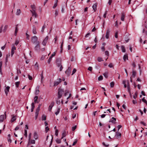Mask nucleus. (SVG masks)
<instances>
[{
    "mask_svg": "<svg viewBox=\"0 0 147 147\" xmlns=\"http://www.w3.org/2000/svg\"><path fill=\"white\" fill-rule=\"evenodd\" d=\"M31 7L32 10H30V11L32 13V16L36 18L37 17V15L36 12V9L35 6L34 5H31Z\"/></svg>",
    "mask_w": 147,
    "mask_h": 147,
    "instance_id": "obj_1",
    "label": "nucleus"
},
{
    "mask_svg": "<svg viewBox=\"0 0 147 147\" xmlns=\"http://www.w3.org/2000/svg\"><path fill=\"white\" fill-rule=\"evenodd\" d=\"M145 28L143 30V33L147 36V21H145L144 24Z\"/></svg>",
    "mask_w": 147,
    "mask_h": 147,
    "instance_id": "obj_2",
    "label": "nucleus"
},
{
    "mask_svg": "<svg viewBox=\"0 0 147 147\" xmlns=\"http://www.w3.org/2000/svg\"><path fill=\"white\" fill-rule=\"evenodd\" d=\"M31 41L32 43L36 44L38 43V42H39L38 41V38L36 36H34L32 37Z\"/></svg>",
    "mask_w": 147,
    "mask_h": 147,
    "instance_id": "obj_3",
    "label": "nucleus"
},
{
    "mask_svg": "<svg viewBox=\"0 0 147 147\" xmlns=\"http://www.w3.org/2000/svg\"><path fill=\"white\" fill-rule=\"evenodd\" d=\"M64 91L63 89H59L57 97L59 98H60L62 96V95L63 94Z\"/></svg>",
    "mask_w": 147,
    "mask_h": 147,
    "instance_id": "obj_4",
    "label": "nucleus"
},
{
    "mask_svg": "<svg viewBox=\"0 0 147 147\" xmlns=\"http://www.w3.org/2000/svg\"><path fill=\"white\" fill-rule=\"evenodd\" d=\"M16 48L15 47L14 45L13 44L12 45L11 55L12 57L14 53V51L16 50Z\"/></svg>",
    "mask_w": 147,
    "mask_h": 147,
    "instance_id": "obj_5",
    "label": "nucleus"
},
{
    "mask_svg": "<svg viewBox=\"0 0 147 147\" xmlns=\"http://www.w3.org/2000/svg\"><path fill=\"white\" fill-rule=\"evenodd\" d=\"M10 88V87L8 86L5 87V88L4 90V91L6 96H7L8 93L9 92Z\"/></svg>",
    "mask_w": 147,
    "mask_h": 147,
    "instance_id": "obj_6",
    "label": "nucleus"
},
{
    "mask_svg": "<svg viewBox=\"0 0 147 147\" xmlns=\"http://www.w3.org/2000/svg\"><path fill=\"white\" fill-rule=\"evenodd\" d=\"M56 63L57 66L60 67L59 71H61L63 69V67L61 65V62L59 61H57Z\"/></svg>",
    "mask_w": 147,
    "mask_h": 147,
    "instance_id": "obj_7",
    "label": "nucleus"
},
{
    "mask_svg": "<svg viewBox=\"0 0 147 147\" xmlns=\"http://www.w3.org/2000/svg\"><path fill=\"white\" fill-rule=\"evenodd\" d=\"M48 39V36H47L44 39L42 42V44L44 46H45L47 42Z\"/></svg>",
    "mask_w": 147,
    "mask_h": 147,
    "instance_id": "obj_8",
    "label": "nucleus"
},
{
    "mask_svg": "<svg viewBox=\"0 0 147 147\" xmlns=\"http://www.w3.org/2000/svg\"><path fill=\"white\" fill-rule=\"evenodd\" d=\"M63 100H61V101H60V98H59L58 97H57V99L56 100V103L57 105H59L60 103H61L62 105H63Z\"/></svg>",
    "mask_w": 147,
    "mask_h": 147,
    "instance_id": "obj_9",
    "label": "nucleus"
},
{
    "mask_svg": "<svg viewBox=\"0 0 147 147\" xmlns=\"http://www.w3.org/2000/svg\"><path fill=\"white\" fill-rule=\"evenodd\" d=\"M39 44V42H38V43L36 44V45L34 48L35 50L37 52L39 51L40 50V46Z\"/></svg>",
    "mask_w": 147,
    "mask_h": 147,
    "instance_id": "obj_10",
    "label": "nucleus"
},
{
    "mask_svg": "<svg viewBox=\"0 0 147 147\" xmlns=\"http://www.w3.org/2000/svg\"><path fill=\"white\" fill-rule=\"evenodd\" d=\"M61 81V79L60 78L58 79L57 81H55L54 82V86H55L58 85Z\"/></svg>",
    "mask_w": 147,
    "mask_h": 147,
    "instance_id": "obj_11",
    "label": "nucleus"
},
{
    "mask_svg": "<svg viewBox=\"0 0 147 147\" xmlns=\"http://www.w3.org/2000/svg\"><path fill=\"white\" fill-rule=\"evenodd\" d=\"M54 104L55 103L54 102H51L48 109L49 111H51L52 108L54 106Z\"/></svg>",
    "mask_w": 147,
    "mask_h": 147,
    "instance_id": "obj_12",
    "label": "nucleus"
},
{
    "mask_svg": "<svg viewBox=\"0 0 147 147\" xmlns=\"http://www.w3.org/2000/svg\"><path fill=\"white\" fill-rule=\"evenodd\" d=\"M32 33L33 34H37V32H36V28L35 26L34 25H33L32 26Z\"/></svg>",
    "mask_w": 147,
    "mask_h": 147,
    "instance_id": "obj_13",
    "label": "nucleus"
},
{
    "mask_svg": "<svg viewBox=\"0 0 147 147\" xmlns=\"http://www.w3.org/2000/svg\"><path fill=\"white\" fill-rule=\"evenodd\" d=\"M136 71L135 70H133L132 71V76L130 77V78L131 79L132 78H135L136 76Z\"/></svg>",
    "mask_w": 147,
    "mask_h": 147,
    "instance_id": "obj_14",
    "label": "nucleus"
},
{
    "mask_svg": "<svg viewBox=\"0 0 147 147\" xmlns=\"http://www.w3.org/2000/svg\"><path fill=\"white\" fill-rule=\"evenodd\" d=\"M115 136L117 138H120L121 137V134L118 131H117L115 133Z\"/></svg>",
    "mask_w": 147,
    "mask_h": 147,
    "instance_id": "obj_15",
    "label": "nucleus"
},
{
    "mask_svg": "<svg viewBox=\"0 0 147 147\" xmlns=\"http://www.w3.org/2000/svg\"><path fill=\"white\" fill-rule=\"evenodd\" d=\"M116 121V119L113 117H112V118L109 120L110 122H111L113 123H115Z\"/></svg>",
    "mask_w": 147,
    "mask_h": 147,
    "instance_id": "obj_16",
    "label": "nucleus"
},
{
    "mask_svg": "<svg viewBox=\"0 0 147 147\" xmlns=\"http://www.w3.org/2000/svg\"><path fill=\"white\" fill-rule=\"evenodd\" d=\"M39 86H36V91L35 92V94L36 95H37L38 94L39 90Z\"/></svg>",
    "mask_w": 147,
    "mask_h": 147,
    "instance_id": "obj_17",
    "label": "nucleus"
},
{
    "mask_svg": "<svg viewBox=\"0 0 147 147\" xmlns=\"http://www.w3.org/2000/svg\"><path fill=\"white\" fill-rule=\"evenodd\" d=\"M67 134V132L65 130L63 131L62 133V136L61 138V139H63L64 137L66 136Z\"/></svg>",
    "mask_w": 147,
    "mask_h": 147,
    "instance_id": "obj_18",
    "label": "nucleus"
},
{
    "mask_svg": "<svg viewBox=\"0 0 147 147\" xmlns=\"http://www.w3.org/2000/svg\"><path fill=\"white\" fill-rule=\"evenodd\" d=\"M110 31L109 30H107L106 32L105 37L106 39H108L109 38Z\"/></svg>",
    "mask_w": 147,
    "mask_h": 147,
    "instance_id": "obj_19",
    "label": "nucleus"
},
{
    "mask_svg": "<svg viewBox=\"0 0 147 147\" xmlns=\"http://www.w3.org/2000/svg\"><path fill=\"white\" fill-rule=\"evenodd\" d=\"M18 25L17 24L16 25V28H15V30L14 34L16 36L17 34V32L18 30Z\"/></svg>",
    "mask_w": 147,
    "mask_h": 147,
    "instance_id": "obj_20",
    "label": "nucleus"
},
{
    "mask_svg": "<svg viewBox=\"0 0 147 147\" xmlns=\"http://www.w3.org/2000/svg\"><path fill=\"white\" fill-rule=\"evenodd\" d=\"M71 69V68L69 67L68 69L66 71H65V73L68 75H69L70 74Z\"/></svg>",
    "mask_w": 147,
    "mask_h": 147,
    "instance_id": "obj_21",
    "label": "nucleus"
},
{
    "mask_svg": "<svg viewBox=\"0 0 147 147\" xmlns=\"http://www.w3.org/2000/svg\"><path fill=\"white\" fill-rule=\"evenodd\" d=\"M58 109L57 110L55 113V114L56 115H57L59 113L60 109V107H58Z\"/></svg>",
    "mask_w": 147,
    "mask_h": 147,
    "instance_id": "obj_22",
    "label": "nucleus"
},
{
    "mask_svg": "<svg viewBox=\"0 0 147 147\" xmlns=\"http://www.w3.org/2000/svg\"><path fill=\"white\" fill-rule=\"evenodd\" d=\"M4 115H1L0 116V123L3 122L4 120Z\"/></svg>",
    "mask_w": 147,
    "mask_h": 147,
    "instance_id": "obj_23",
    "label": "nucleus"
},
{
    "mask_svg": "<svg viewBox=\"0 0 147 147\" xmlns=\"http://www.w3.org/2000/svg\"><path fill=\"white\" fill-rule=\"evenodd\" d=\"M34 138L35 139L37 140L38 138V136L36 132H35L34 134Z\"/></svg>",
    "mask_w": 147,
    "mask_h": 147,
    "instance_id": "obj_24",
    "label": "nucleus"
},
{
    "mask_svg": "<svg viewBox=\"0 0 147 147\" xmlns=\"http://www.w3.org/2000/svg\"><path fill=\"white\" fill-rule=\"evenodd\" d=\"M97 4L96 3H95L92 6V7L94 11H95L96 10Z\"/></svg>",
    "mask_w": 147,
    "mask_h": 147,
    "instance_id": "obj_25",
    "label": "nucleus"
},
{
    "mask_svg": "<svg viewBox=\"0 0 147 147\" xmlns=\"http://www.w3.org/2000/svg\"><path fill=\"white\" fill-rule=\"evenodd\" d=\"M125 18V14L124 13H121V20L122 21H124V19Z\"/></svg>",
    "mask_w": 147,
    "mask_h": 147,
    "instance_id": "obj_26",
    "label": "nucleus"
},
{
    "mask_svg": "<svg viewBox=\"0 0 147 147\" xmlns=\"http://www.w3.org/2000/svg\"><path fill=\"white\" fill-rule=\"evenodd\" d=\"M21 13V11L20 9H17V11L16 12V14L17 16L19 15Z\"/></svg>",
    "mask_w": 147,
    "mask_h": 147,
    "instance_id": "obj_27",
    "label": "nucleus"
},
{
    "mask_svg": "<svg viewBox=\"0 0 147 147\" xmlns=\"http://www.w3.org/2000/svg\"><path fill=\"white\" fill-rule=\"evenodd\" d=\"M45 25H44L42 27L41 30V32L42 33V34H43L44 32V30L45 29Z\"/></svg>",
    "mask_w": 147,
    "mask_h": 147,
    "instance_id": "obj_28",
    "label": "nucleus"
},
{
    "mask_svg": "<svg viewBox=\"0 0 147 147\" xmlns=\"http://www.w3.org/2000/svg\"><path fill=\"white\" fill-rule=\"evenodd\" d=\"M46 116L44 115L42 117V121L46 120Z\"/></svg>",
    "mask_w": 147,
    "mask_h": 147,
    "instance_id": "obj_29",
    "label": "nucleus"
},
{
    "mask_svg": "<svg viewBox=\"0 0 147 147\" xmlns=\"http://www.w3.org/2000/svg\"><path fill=\"white\" fill-rule=\"evenodd\" d=\"M123 59L125 61L126 59H128V56L127 55H124Z\"/></svg>",
    "mask_w": 147,
    "mask_h": 147,
    "instance_id": "obj_30",
    "label": "nucleus"
},
{
    "mask_svg": "<svg viewBox=\"0 0 147 147\" xmlns=\"http://www.w3.org/2000/svg\"><path fill=\"white\" fill-rule=\"evenodd\" d=\"M121 49L122 50V52H125V48L123 46H122L121 47Z\"/></svg>",
    "mask_w": 147,
    "mask_h": 147,
    "instance_id": "obj_31",
    "label": "nucleus"
},
{
    "mask_svg": "<svg viewBox=\"0 0 147 147\" xmlns=\"http://www.w3.org/2000/svg\"><path fill=\"white\" fill-rule=\"evenodd\" d=\"M103 75L105 78H107L108 77V72H105L103 74Z\"/></svg>",
    "mask_w": 147,
    "mask_h": 147,
    "instance_id": "obj_32",
    "label": "nucleus"
},
{
    "mask_svg": "<svg viewBox=\"0 0 147 147\" xmlns=\"http://www.w3.org/2000/svg\"><path fill=\"white\" fill-rule=\"evenodd\" d=\"M38 97L37 96H35L34 98V102L35 103H38V102L37 101V100L38 99Z\"/></svg>",
    "mask_w": 147,
    "mask_h": 147,
    "instance_id": "obj_33",
    "label": "nucleus"
},
{
    "mask_svg": "<svg viewBox=\"0 0 147 147\" xmlns=\"http://www.w3.org/2000/svg\"><path fill=\"white\" fill-rule=\"evenodd\" d=\"M20 84V82L19 81L16 82L15 84L16 88H18V87Z\"/></svg>",
    "mask_w": 147,
    "mask_h": 147,
    "instance_id": "obj_34",
    "label": "nucleus"
},
{
    "mask_svg": "<svg viewBox=\"0 0 147 147\" xmlns=\"http://www.w3.org/2000/svg\"><path fill=\"white\" fill-rule=\"evenodd\" d=\"M127 88L128 91H129V92L130 96L131 97V92H130V87H129V85L127 86Z\"/></svg>",
    "mask_w": 147,
    "mask_h": 147,
    "instance_id": "obj_35",
    "label": "nucleus"
},
{
    "mask_svg": "<svg viewBox=\"0 0 147 147\" xmlns=\"http://www.w3.org/2000/svg\"><path fill=\"white\" fill-rule=\"evenodd\" d=\"M56 142L58 144H60L61 143V140L59 139H57L56 140Z\"/></svg>",
    "mask_w": 147,
    "mask_h": 147,
    "instance_id": "obj_36",
    "label": "nucleus"
},
{
    "mask_svg": "<svg viewBox=\"0 0 147 147\" xmlns=\"http://www.w3.org/2000/svg\"><path fill=\"white\" fill-rule=\"evenodd\" d=\"M97 60L98 62H101L103 61L102 58L99 57L97 58Z\"/></svg>",
    "mask_w": 147,
    "mask_h": 147,
    "instance_id": "obj_37",
    "label": "nucleus"
},
{
    "mask_svg": "<svg viewBox=\"0 0 147 147\" xmlns=\"http://www.w3.org/2000/svg\"><path fill=\"white\" fill-rule=\"evenodd\" d=\"M103 79V77L102 76H100L98 78V81H101Z\"/></svg>",
    "mask_w": 147,
    "mask_h": 147,
    "instance_id": "obj_38",
    "label": "nucleus"
},
{
    "mask_svg": "<svg viewBox=\"0 0 147 147\" xmlns=\"http://www.w3.org/2000/svg\"><path fill=\"white\" fill-rule=\"evenodd\" d=\"M16 119V117L15 116H13L12 117L11 119V121L13 122Z\"/></svg>",
    "mask_w": 147,
    "mask_h": 147,
    "instance_id": "obj_39",
    "label": "nucleus"
},
{
    "mask_svg": "<svg viewBox=\"0 0 147 147\" xmlns=\"http://www.w3.org/2000/svg\"><path fill=\"white\" fill-rule=\"evenodd\" d=\"M114 85V83L113 82H112L110 83V86L111 88H113Z\"/></svg>",
    "mask_w": 147,
    "mask_h": 147,
    "instance_id": "obj_40",
    "label": "nucleus"
},
{
    "mask_svg": "<svg viewBox=\"0 0 147 147\" xmlns=\"http://www.w3.org/2000/svg\"><path fill=\"white\" fill-rule=\"evenodd\" d=\"M135 95L133 96V98L136 99V98L137 97V95H138V93L137 92H136L135 94Z\"/></svg>",
    "mask_w": 147,
    "mask_h": 147,
    "instance_id": "obj_41",
    "label": "nucleus"
},
{
    "mask_svg": "<svg viewBox=\"0 0 147 147\" xmlns=\"http://www.w3.org/2000/svg\"><path fill=\"white\" fill-rule=\"evenodd\" d=\"M32 134L31 133H30L28 135V140L29 142L30 141L31 138V137Z\"/></svg>",
    "mask_w": 147,
    "mask_h": 147,
    "instance_id": "obj_42",
    "label": "nucleus"
},
{
    "mask_svg": "<svg viewBox=\"0 0 147 147\" xmlns=\"http://www.w3.org/2000/svg\"><path fill=\"white\" fill-rule=\"evenodd\" d=\"M24 136L26 137H27V130L26 129H25L24 130Z\"/></svg>",
    "mask_w": 147,
    "mask_h": 147,
    "instance_id": "obj_43",
    "label": "nucleus"
},
{
    "mask_svg": "<svg viewBox=\"0 0 147 147\" xmlns=\"http://www.w3.org/2000/svg\"><path fill=\"white\" fill-rule=\"evenodd\" d=\"M142 100L143 102H144L147 105V101L146 100L144 99V97L142 99Z\"/></svg>",
    "mask_w": 147,
    "mask_h": 147,
    "instance_id": "obj_44",
    "label": "nucleus"
},
{
    "mask_svg": "<svg viewBox=\"0 0 147 147\" xmlns=\"http://www.w3.org/2000/svg\"><path fill=\"white\" fill-rule=\"evenodd\" d=\"M105 54L108 56H109V52L107 51H106L105 52Z\"/></svg>",
    "mask_w": 147,
    "mask_h": 147,
    "instance_id": "obj_45",
    "label": "nucleus"
},
{
    "mask_svg": "<svg viewBox=\"0 0 147 147\" xmlns=\"http://www.w3.org/2000/svg\"><path fill=\"white\" fill-rule=\"evenodd\" d=\"M58 14V11L57 10H55V16H57Z\"/></svg>",
    "mask_w": 147,
    "mask_h": 147,
    "instance_id": "obj_46",
    "label": "nucleus"
},
{
    "mask_svg": "<svg viewBox=\"0 0 147 147\" xmlns=\"http://www.w3.org/2000/svg\"><path fill=\"white\" fill-rule=\"evenodd\" d=\"M58 134V129H56L55 130V135L56 136H57Z\"/></svg>",
    "mask_w": 147,
    "mask_h": 147,
    "instance_id": "obj_47",
    "label": "nucleus"
},
{
    "mask_svg": "<svg viewBox=\"0 0 147 147\" xmlns=\"http://www.w3.org/2000/svg\"><path fill=\"white\" fill-rule=\"evenodd\" d=\"M90 33L89 32H88V33H87L86 35L85 36V37L86 38H87L90 35Z\"/></svg>",
    "mask_w": 147,
    "mask_h": 147,
    "instance_id": "obj_48",
    "label": "nucleus"
},
{
    "mask_svg": "<svg viewBox=\"0 0 147 147\" xmlns=\"http://www.w3.org/2000/svg\"><path fill=\"white\" fill-rule=\"evenodd\" d=\"M49 130V129L48 126H47L45 127V131L46 133H47Z\"/></svg>",
    "mask_w": 147,
    "mask_h": 147,
    "instance_id": "obj_49",
    "label": "nucleus"
},
{
    "mask_svg": "<svg viewBox=\"0 0 147 147\" xmlns=\"http://www.w3.org/2000/svg\"><path fill=\"white\" fill-rule=\"evenodd\" d=\"M19 43V41L18 40H16L15 42V45L16 46Z\"/></svg>",
    "mask_w": 147,
    "mask_h": 147,
    "instance_id": "obj_50",
    "label": "nucleus"
},
{
    "mask_svg": "<svg viewBox=\"0 0 147 147\" xmlns=\"http://www.w3.org/2000/svg\"><path fill=\"white\" fill-rule=\"evenodd\" d=\"M136 62H134L133 63L132 65L133 66V67H136Z\"/></svg>",
    "mask_w": 147,
    "mask_h": 147,
    "instance_id": "obj_51",
    "label": "nucleus"
},
{
    "mask_svg": "<svg viewBox=\"0 0 147 147\" xmlns=\"http://www.w3.org/2000/svg\"><path fill=\"white\" fill-rule=\"evenodd\" d=\"M102 144L106 147H108L109 146V144H106L104 142H102Z\"/></svg>",
    "mask_w": 147,
    "mask_h": 147,
    "instance_id": "obj_52",
    "label": "nucleus"
},
{
    "mask_svg": "<svg viewBox=\"0 0 147 147\" xmlns=\"http://www.w3.org/2000/svg\"><path fill=\"white\" fill-rule=\"evenodd\" d=\"M57 3H55L54 5L53 6V9H55L57 6Z\"/></svg>",
    "mask_w": 147,
    "mask_h": 147,
    "instance_id": "obj_53",
    "label": "nucleus"
},
{
    "mask_svg": "<svg viewBox=\"0 0 147 147\" xmlns=\"http://www.w3.org/2000/svg\"><path fill=\"white\" fill-rule=\"evenodd\" d=\"M76 69H75V68L74 69L73 71H72V75L73 74H74V73H76Z\"/></svg>",
    "mask_w": 147,
    "mask_h": 147,
    "instance_id": "obj_54",
    "label": "nucleus"
},
{
    "mask_svg": "<svg viewBox=\"0 0 147 147\" xmlns=\"http://www.w3.org/2000/svg\"><path fill=\"white\" fill-rule=\"evenodd\" d=\"M121 127H122V126L121 125H119L117 126V127L118 128V130H117L118 131H118L119 129Z\"/></svg>",
    "mask_w": 147,
    "mask_h": 147,
    "instance_id": "obj_55",
    "label": "nucleus"
},
{
    "mask_svg": "<svg viewBox=\"0 0 147 147\" xmlns=\"http://www.w3.org/2000/svg\"><path fill=\"white\" fill-rule=\"evenodd\" d=\"M38 113H35V119H36L38 117Z\"/></svg>",
    "mask_w": 147,
    "mask_h": 147,
    "instance_id": "obj_56",
    "label": "nucleus"
},
{
    "mask_svg": "<svg viewBox=\"0 0 147 147\" xmlns=\"http://www.w3.org/2000/svg\"><path fill=\"white\" fill-rule=\"evenodd\" d=\"M77 140H75V141L72 144L73 146L75 145L77 143Z\"/></svg>",
    "mask_w": 147,
    "mask_h": 147,
    "instance_id": "obj_57",
    "label": "nucleus"
},
{
    "mask_svg": "<svg viewBox=\"0 0 147 147\" xmlns=\"http://www.w3.org/2000/svg\"><path fill=\"white\" fill-rule=\"evenodd\" d=\"M31 106H32V108H33L34 109L35 106H34V102L32 103L31 104Z\"/></svg>",
    "mask_w": 147,
    "mask_h": 147,
    "instance_id": "obj_58",
    "label": "nucleus"
},
{
    "mask_svg": "<svg viewBox=\"0 0 147 147\" xmlns=\"http://www.w3.org/2000/svg\"><path fill=\"white\" fill-rule=\"evenodd\" d=\"M31 143L32 144H35V141L34 140H31Z\"/></svg>",
    "mask_w": 147,
    "mask_h": 147,
    "instance_id": "obj_59",
    "label": "nucleus"
},
{
    "mask_svg": "<svg viewBox=\"0 0 147 147\" xmlns=\"http://www.w3.org/2000/svg\"><path fill=\"white\" fill-rule=\"evenodd\" d=\"M76 128V125H75L74 127H73L72 128V131H74Z\"/></svg>",
    "mask_w": 147,
    "mask_h": 147,
    "instance_id": "obj_60",
    "label": "nucleus"
},
{
    "mask_svg": "<svg viewBox=\"0 0 147 147\" xmlns=\"http://www.w3.org/2000/svg\"><path fill=\"white\" fill-rule=\"evenodd\" d=\"M40 108H38L37 107V108L36 109L35 113H38L39 111H40Z\"/></svg>",
    "mask_w": 147,
    "mask_h": 147,
    "instance_id": "obj_61",
    "label": "nucleus"
},
{
    "mask_svg": "<svg viewBox=\"0 0 147 147\" xmlns=\"http://www.w3.org/2000/svg\"><path fill=\"white\" fill-rule=\"evenodd\" d=\"M17 73L18 74H20L21 73V71L20 69H17Z\"/></svg>",
    "mask_w": 147,
    "mask_h": 147,
    "instance_id": "obj_62",
    "label": "nucleus"
},
{
    "mask_svg": "<svg viewBox=\"0 0 147 147\" xmlns=\"http://www.w3.org/2000/svg\"><path fill=\"white\" fill-rule=\"evenodd\" d=\"M88 69V70H89L90 71H91L92 70V67H89Z\"/></svg>",
    "mask_w": 147,
    "mask_h": 147,
    "instance_id": "obj_63",
    "label": "nucleus"
},
{
    "mask_svg": "<svg viewBox=\"0 0 147 147\" xmlns=\"http://www.w3.org/2000/svg\"><path fill=\"white\" fill-rule=\"evenodd\" d=\"M109 67L110 68H112L113 67V65L112 63H110L108 65Z\"/></svg>",
    "mask_w": 147,
    "mask_h": 147,
    "instance_id": "obj_64",
    "label": "nucleus"
}]
</instances>
